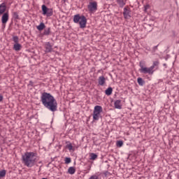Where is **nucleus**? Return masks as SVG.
<instances>
[{
	"instance_id": "10",
	"label": "nucleus",
	"mask_w": 179,
	"mask_h": 179,
	"mask_svg": "<svg viewBox=\"0 0 179 179\" xmlns=\"http://www.w3.org/2000/svg\"><path fill=\"white\" fill-rule=\"evenodd\" d=\"M43 15H52V12H50V9L45 5L42 6Z\"/></svg>"
},
{
	"instance_id": "16",
	"label": "nucleus",
	"mask_w": 179,
	"mask_h": 179,
	"mask_svg": "<svg viewBox=\"0 0 179 179\" xmlns=\"http://www.w3.org/2000/svg\"><path fill=\"white\" fill-rule=\"evenodd\" d=\"M76 171V169H75V167L73 166H71L68 169L69 174H71V175L75 174Z\"/></svg>"
},
{
	"instance_id": "7",
	"label": "nucleus",
	"mask_w": 179,
	"mask_h": 179,
	"mask_svg": "<svg viewBox=\"0 0 179 179\" xmlns=\"http://www.w3.org/2000/svg\"><path fill=\"white\" fill-rule=\"evenodd\" d=\"M88 10L91 13H94L97 10V2H90L88 5Z\"/></svg>"
},
{
	"instance_id": "14",
	"label": "nucleus",
	"mask_w": 179,
	"mask_h": 179,
	"mask_svg": "<svg viewBox=\"0 0 179 179\" xmlns=\"http://www.w3.org/2000/svg\"><path fill=\"white\" fill-rule=\"evenodd\" d=\"M13 49L15 51H20V50L22 49V45H20V43H15L14 44Z\"/></svg>"
},
{
	"instance_id": "25",
	"label": "nucleus",
	"mask_w": 179,
	"mask_h": 179,
	"mask_svg": "<svg viewBox=\"0 0 179 179\" xmlns=\"http://www.w3.org/2000/svg\"><path fill=\"white\" fill-rule=\"evenodd\" d=\"M65 163H66V164H69V163H71V158L66 157L65 158Z\"/></svg>"
},
{
	"instance_id": "30",
	"label": "nucleus",
	"mask_w": 179,
	"mask_h": 179,
	"mask_svg": "<svg viewBox=\"0 0 179 179\" xmlns=\"http://www.w3.org/2000/svg\"><path fill=\"white\" fill-rule=\"evenodd\" d=\"M166 179H172L171 176L166 178Z\"/></svg>"
},
{
	"instance_id": "19",
	"label": "nucleus",
	"mask_w": 179,
	"mask_h": 179,
	"mask_svg": "<svg viewBox=\"0 0 179 179\" xmlns=\"http://www.w3.org/2000/svg\"><path fill=\"white\" fill-rule=\"evenodd\" d=\"M123 145H124V141H117L116 142V146L117 148H122Z\"/></svg>"
},
{
	"instance_id": "2",
	"label": "nucleus",
	"mask_w": 179,
	"mask_h": 179,
	"mask_svg": "<svg viewBox=\"0 0 179 179\" xmlns=\"http://www.w3.org/2000/svg\"><path fill=\"white\" fill-rule=\"evenodd\" d=\"M37 154L34 152H26L22 155V162L27 167H33L37 160Z\"/></svg>"
},
{
	"instance_id": "15",
	"label": "nucleus",
	"mask_w": 179,
	"mask_h": 179,
	"mask_svg": "<svg viewBox=\"0 0 179 179\" xmlns=\"http://www.w3.org/2000/svg\"><path fill=\"white\" fill-rule=\"evenodd\" d=\"M105 93L106 96H111L113 94V88L111 87H108Z\"/></svg>"
},
{
	"instance_id": "11",
	"label": "nucleus",
	"mask_w": 179,
	"mask_h": 179,
	"mask_svg": "<svg viewBox=\"0 0 179 179\" xmlns=\"http://www.w3.org/2000/svg\"><path fill=\"white\" fill-rule=\"evenodd\" d=\"M98 83L99 86H104L106 85V78L103 76H100L98 79Z\"/></svg>"
},
{
	"instance_id": "26",
	"label": "nucleus",
	"mask_w": 179,
	"mask_h": 179,
	"mask_svg": "<svg viewBox=\"0 0 179 179\" xmlns=\"http://www.w3.org/2000/svg\"><path fill=\"white\" fill-rule=\"evenodd\" d=\"M150 8V6L149 4H147L144 6V12H147L148 9Z\"/></svg>"
},
{
	"instance_id": "27",
	"label": "nucleus",
	"mask_w": 179,
	"mask_h": 179,
	"mask_svg": "<svg viewBox=\"0 0 179 179\" xmlns=\"http://www.w3.org/2000/svg\"><path fill=\"white\" fill-rule=\"evenodd\" d=\"M89 179H99V176H97L96 175H93L90 176Z\"/></svg>"
},
{
	"instance_id": "8",
	"label": "nucleus",
	"mask_w": 179,
	"mask_h": 179,
	"mask_svg": "<svg viewBox=\"0 0 179 179\" xmlns=\"http://www.w3.org/2000/svg\"><path fill=\"white\" fill-rule=\"evenodd\" d=\"M129 13H131V10H129V7H125L124 8L123 15L124 19H129L131 17V15H129Z\"/></svg>"
},
{
	"instance_id": "23",
	"label": "nucleus",
	"mask_w": 179,
	"mask_h": 179,
	"mask_svg": "<svg viewBox=\"0 0 179 179\" xmlns=\"http://www.w3.org/2000/svg\"><path fill=\"white\" fill-rule=\"evenodd\" d=\"M6 176V170L3 169L0 171V177L3 178Z\"/></svg>"
},
{
	"instance_id": "12",
	"label": "nucleus",
	"mask_w": 179,
	"mask_h": 179,
	"mask_svg": "<svg viewBox=\"0 0 179 179\" xmlns=\"http://www.w3.org/2000/svg\"><path fill=\"white\" fill-rule=\"evenodd\" d=\"M115 108L121 110L122 108V104L121 103V100H116L114 103Z\"/></svg>"
},
{
	"instance_id": "5",
	"label": "nucleus",
	"mask_w": 179,
	"mask_h": 179,
	"mask_svg": "<svg viewBox=\"0 0 179 179\" xmlns=\"http://www.w3.org/2000/svg\"><path fill=\"white\" fill-rule=\"evenodd\" d=\"M139 66H140V69L139 71L141 72V73H148V75H153V73L155 72L154 69V66H150V67H146L145 66H143V62H139Z\"/></svg>"
},
{
	"instance_id": "22",
	"label": "nucleus",
	"mask_w": 179,
	"mask_h": 179,
	"mask_svg": "<svg viewBox=\"0 0 179 179\" xmlns=\"http://www.w3.org/2000/svg\"><path fill=\"white\" fill-rule=\"evenodd\" d=\"M66 148H67V149H69V150L70 152L72 151V150L73 152V150H75V149L73 148V146L72 145V143L67 144Z\"/></svg>"
},
{
	"instance_id": "18",
	"label": "nucleus",
	"mask_w": 179,
	"mask_h": 179,
	"mask_svg": "<svg viewBox=\"0 0 179 179\" xmlns=\"http://www.w3.org/2000/svg\"><path fill=\"white\" fill-rule=\"evenodd\" d=\"M137 82L140 86H143V85H145V81H143V79H142V78H138L137 79Z\"/></svg>"
},
{
	"instance_id": "21",
	"label": "nucleus",
	"mask_w": 179,
	"mask_h": 179,
	"mask_svg": "<svg viewBox=\"0 0 179 179\" xmlns=\"http://www.w3.org/2000/svg\"><path fill=\"white\" fill-rule=\"evenodd\" d=\"M50 33H51L50 29L48 28L44 30L43 35L44 36H50Z\"/></svg>"
},
{
	"instance_id": "29",
	"label": "nucleus",
	"mask_w": 179,
	"mask_h": 179,
	"mask_svg": "<svg viewBox=\"0 0 179 179\" xmlns=\"http://www.w3.org/2000/svg\"><path fill=\"white\" fill-rule=\"evenodd\" d=\"M3 100V96L2 95H0V101H2Z\"/></svg>"
},
{
	"instance_id": "17",
	"label": "nucleus",
	"mask_w": 179,
	"mask_h": 179,
	"mask_svg": "<svg viewBox=\"0 0 179 179\" xmlns=\"http://www.w3.org/2000/svg\"><path fill=\"white\" fill-rule=\"evenodd\" d=\"M117 2L120 8H123L125 5V1L124 0H117Z\"/></svg>"
},
{
	"instance_id": "6",
	"label": "nucleus",
	"mask_w": 179,
	"mask_h": 179,
	"mask_svg": "<svg viewBox=\"0 0 179 179\" xmlns=\"http://www.w3.org/2000/svg\"><path fill=\"white\" fill-rule=\"evenodd\" d=\"M102 113H103V107L100 106H96L93 111V120L99 121Z\"/></svg>"
},
{
	"instance_id": "20",
	"label": "nucleus",
	"mask_w": 179,
	"mask_h": 179,
	"mask_svg": "<svg viewBox=\"0 0 179 179\" xmlns=\"http://www.w3.org/2000/svg\"><path fill=\"white\" fill-rule=\"evenodd\" d=\"M90 160H96V159H97V155L94 153H90Z\"/></svg>"
},
{
	"instance_id": "4",
	"label": "nucleus",
	"mask_w": 179,
	"mask_h": 179,
	"mask_svg": "<svg viewBox=\"0 0 179 179\" xmlns=\"http://www.w3.org/2000/svg\"><path fill=\"white\" fill-rule=\"evenodd\" d=\"M74 23H79L80 29H85L86 27V23H87V20L84 15L78 14L73 17Z\"/></svg>"
},
{
	"instance_id": "24",
	"label": "nucleus",
	"mask_w": 179,
	"mask_h": 179,
	"mask_svg": "<svg viewBox=\"0 0 179 179\" xmlns=\"http://www.w3.org/2000/svg\"><path fill=\"white\" fill-rule=\"evenodd\" d=\"M13 40L14 43H15V44H18L19 43V37L13 36Z\"/></svg>"
},
{
	"instance_id": "28",
	"label": "nucleus",
	"mask_w": 179,
	"mask_h": 179,
	"mask_svg": "<svg viewBox=\"0 0 179 179\" xmlns=\"http://www.w3.org/2000/svg\"><path fill=\"white\" fill-rule=\"evenodd\" d=\"M157 65H159V62L155 61L153 62V64L151 66H154V69H155V66H157Z\"/></svg>"
},
{
	"instance_id": "3",
	"label": "nucleus",
	"mask_w": 179,
	"mask_h": 179,
	"mask_svg": "<svg viewBox=\"0 0 179 179\" xmlns=\"http://www.w3.org/2000/svg\"><path fill=\"white\" fill-rule=\"evenodd\" d=\"M0 15L1 16V23L3 27L6 26V23L9 20V12H6V3H2L0 4Z\"/></svg>"
},
{
	"instance_id": "1",
	"label": "nucleus",
	"mask_w": 179,
	"mask_h": 179,
	"mask_svg": "<svg viewBox=\"0 0 179 179\" xmlns=\"http://www.w3.org/2000/svg\"><path fill=\"white\" fill-rule=\"evenodd\" d=\"M41 101L42 104L50 110V111H57V108H58V103H57V100L54 98L51 94L48 92H43L41 96Z\"/></svg>"
},
{
	"instance_id": "13",
	"label": "nucleus",
	"mask_w": 179,
	"mask_h": 179,
	"mask_svg": "<svg viewBox=\"0 0 179 179\" xmlns=\"http://www.w3.org/2000/svg\"><path fill=\"white\" fill-rule=\"evenodd\" d=\"M36 29L39 31H43V30L45 29V24H44V22H41L38 26L36 27Z\"/></svg>"
},
{
	"instance_id": "9",
	"label": "nucleus",
	"mask_w": 179,
	"mask_h": 179,
	"mask_svg": "<svg viewBox=\"0 0 179 179\" xmlns=\"http://www.w3.org/2000/svg\"><path fill=\"white\" fill-rule=\"evenodd\" d=\"M44 48L45 49V52H51L52 51V45H51L50 42H46Z\"/></svg>"
}]
</instances>
